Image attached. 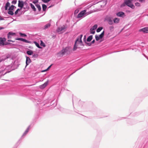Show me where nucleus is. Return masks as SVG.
<instances>
[{"label":"nucleus","mask_w":148,"mask_h":148,"mask_svg":"<svg viewBox=\"0 0 148 148\" xmlns=\"http://www.w3.org/2000/svg\"><path fill=\"white\" fill-rule=\"evenodd\" d=\"M17 1L16 0H13L12 2V3L15 4L16 3Z\"/></svg>","instance_id":"4c0bfd02"},{"label":"nucleus","mask_w":148,"mask_h":148,"mask_svg":"<svg viewBox=\"0 0 148 148\" xmlns=\"http://www.w3.org/2000/svg\"><path fill=\"white\" fill-rule=\"evenodd\" d=\"M10 3L9 2H8L6 4L5 6V10H7L8 9V7L10 6Z\"/></svg>","instance_id":"dca6fc26"},{"label":"nucleus","mask_w":148,"mask_h":148,"mask_svg":"<svg viewBox=\"0 0 148 148\" xmlns=\"http://www.w3.org/2000/svg\"><path fill=\"white\" fill-rule=\"evenodd\" d=\"M9 57L8 56H3L0 57V62L8 59Z\"/></svg>","instance_id":"f8f14e48"},{"label":"nucleus","mask_w":148,"mask_h":148,"mask_svg":"<svg viewBox=\"0 0 148 148\" xmlns=\"http://www.w3.org/2000/svg\"><path fill=\"white\" fill-rule=\"evenodd\" d=\"M34 43L35 44V45L38 48H40V49L42 48V47L40 46L39 44L38 43H37V42H36L35 41H34Z\"/></svg>","instance_id":"412c9836"},{"label":"nucleus","mask_w":148,"mask_h":148,"mask_svg":"<svg viewBox=\"0 0 148 148\" xmlns=\"http://www.w3.org/2000/svg\"><path fill=\"white\" fill-rule=\"evenodd\" d=\"M22 41L25 42L26 43H31V42L30 41L27 40H26L25 39H23H23Z\"/></svg>","instance_id":"a878e982"},{"label":"nucleus","mask_w":148,"mask_h":148,"mask_svg":"<svg viewBox=\"0 0 148 148\" xmlns=\"http://www.w3.org/2000/svg\"><path fill=\"white\" fill-rule=\"evenodd\" d=\"M30 126H29L27 129L23 133V134L21 136V138H23L25 136H26V135L28 133V132L30 129Z\"/></svg>","instance_id":"6e6552de"},{"label":"nucleus","mask_w":148,"mask_h":148,"mask_svg":"<svg viewBox=\"0 0 148 148\" xmlns=\"http://www.w3.org/2000/svg\"><path fill=\"white\" fill-rule=\"evenodd\" d=\"M49 81L45 82L44 84L40 86V88L43 89L47 85Z\"/></svg>","instance_id":"4468645a"},{"label":"nucleus","mask_w":148,"mask_h":148,"mask_svg":"<svg viewBox=\"0 0 148 148\" xmlns=\"http://www.w3.org/2000/svg\"><path fill=\"white\" fill-rule=\"evenodd\" d=\"M114 27L113 26L110 27L109 28L110 30H113Z\"/></svg>","instance_id":"58836bf2"},{"label":"nucleus","mask_w":148,"mask_h":148,"mask_svg":"<svg viewBox=\"0 0 148 148\" xmlns=\"http://www.w3.org/2000/svg\"><path fill=\"white\" fill-rule=\"evenodd\" d=\"M8 39L11 38H12V36L9 34V33L8 34Z\"/></svg>","instance_id":"a19ab883"},{"label":"nucleus","mask_w":148,"mask_h":148,"mask_svg":"<svg viewBox=\"0 0 148 148\" xmlns=\"http://www.w3.org/2000/svg\"><path fill=\"white\" fill-rule=\"evenodd\" d=\"M42 9H43V10L45 11L46 10V9L47 8V6L45 4H42Z\"/></svg>","instance_id":"393cba45"},{"label":"nucleus","mask_w":148,"mask_h":148,"mask_svg":"<svg viewBox=\"0 0 148 148\" xmlns=\"http://www.w3.org/2000/svg\"><path fill=\"white\" fill-rule=\"evenodd\" d=\"M19 34L20 35V36L21 37H26L27 36V35L25 34H23L21 33H19Z\"/></svg>","instance_id":"c756f323"},{"label":"nucleus","mask_w":148,"mask_h":148,"mask_svg":"<svg viewBox=\"0 0 148 148\" xmlns=\"http://www.w3.org/2000/svg\"><path fill=\"white\" fill-rule=\"evenodd\" d=\"M139 31L142 32L144 33H148V27H145L139 30Z\"/></svg>","instance_id":"9b49d317"},{"label":"nucleus","mask_w":148,"mask_h":148,"mask_svg":"<svg viewBox=\"0 0 148 148\" xmlns=\"http://www.w3.org/2000/svg\"><path fill=\"white\" fill-rule=\"evenodd\" d=\"M102 29L103 28L101 27H99L97 30V32H100Z\"/></svg>","instance_id":"cd10ccee"},{"label":"nucleus","mask_w":148,"mask_h":148,"mask_svg":"<svg viewBox=\"0 0 148 148\" xmlns=\"http://www.w3.org/2000/svg\"><path fill=\"white\" fill-rule=\"evenodd\" d=\"M6 40V39L4 38L0 37V46H3L5 44L4 42Z\"/></svg>","instance_id":"423d86ee"},{"label":"nucleus","mask_w":148,"mask_h":148,"mask_svg":"<svg viewBox=\"0 0 148 148\" xmlns=\"http://www.w3.org/2000/svg\"><path fill=\"white\" fill-rule=\"evenodd\" d=\"M47 69H46V70H43L42 72H45V71H47Z\"/></svg>","instance_id":"603ef678"},{"label":"nucleus","mask_w":148,"mask_h":148,"mask_svg":"<svg viewBox=\"0 0 148 148\" xmlns=\"http://www.w3.org/2000/svg\"><path fill=\"white\" fill-rule=\"evenodd\" d=\"M20 10V9H18L15 12V14L16 15L17 14L18 12V11Z\"/></svg>","instance_id":"ea45409f"},{"label":"nucleus","mask_w":148,"mask_h":148,"mask_svg":"<svg viewBox=\"0 0 148 148\" xmlns=\"http://www.w3.org/2000/svg\"><path fill=\"white\" fill-rule=\"evenodd\" d=\"M68 51L67 48H66L64 49H63L62 51L59 53L61 54L62 56L64 55L66 52Z\"/></svg>","instance_id":"9d476101"},{"label":"nucleus","mask_w":148,"mask_h":148,"mask_svg":"<svg viewBox=\"0 0 148 148\" xmlns=\"http://www.w3.org/2000/svg\"><path fill=\"white\" fill-rule=\"evenodd\" d=\"M18 6L21 8V9L24 6V2L23 1L20 0L18 1Z\"/></svg>","instance_id":"1a4fd4ad"},{"label":"nucleus","mask_w":148,"mask_h":148,"mask_svg":"<svg viewBox=\"0 0 148 148\" xmlns=\"http://www.w3.org/2000/svg\"><path fill=\"white\" fill-rule=\"evenodd\" d=\"M3 18L1 16H0V20H3Z\"/></svg>","instance_id":"49530a36"},{"label":"nucleus","mask_w":148,"mask_h":148,"mask_svg":"<svg viewBox=\"0 0 148 148\" xmlns=\"http://www.w3.org/2000/svg\"><path fill=\"white\" fill-rule=\"evenodd\" d=\"M26 67L31 62V60L29 57L27 56H26Z\"/></svg>","instance_id":"0eeeda50"},{"label":"nucleus","mask_w":148,"mask_h":148,"mask_svg":"<svg viewBox=\"0 0 148 148\" xmlns=\"http://www.w3.org/2000/svg\"><path fill=\"white\" fill-rule=\"evenodd\" d=\"M105 20L108 22V23L109 25H112L113 24V21L111 17H107L106 18Z\"/></svg>","instance_id":"20e7f679"},{"label":"nucleus","mask_w":148,"mask_h":148,"mask_svg":"<svg viewBox=\"0 0 148 148\" xmlns=\"http://www.w3.org/2000/svg\"><path fill=\"white\" fill-rule=\"evenodd\" d=\"M51 7V6H49V8H50Z\"/></svg>","instance_id":"6e6d98bb"},{"label":"nucleus","mask_w":148,"mask_h":148,"mask_svg":"<svg viewBox=\"0 0 148 148\" xmlns=\"http://www.w3.org/2000/svg\"><path fill=\"white\" fill-rule=\"evenodd\" d=\"M30 5L31 6V8L34 11H36V9L35 8L34 5L30 3Z\"/></svg>","instance_id":"aec40b11"},{"label":"nucleus","mask_w":148,"mask_h":148,"mask_svg":"<svg viewBox=\"0 0 148 148\" xmlns=\"http://www.w3.org/2000/svg\"><path fill=\"white\" fill-rule=\"evenodd\" d=\"M9 34H10L11 36H13L15 35V33L13 32H10L9 33Z\"/></svg>","instance_id":"f704fd0d"},{"label":"nucleus","mask_w":148,"mask_h":148,"mask_svg":"<svg viewBox=\"0 0 148 148\" xmlns=\"http://www.w3.org/2000/svg\"><path fill=\"white\" fill-rule=\"evenodd\" d=\"M36 7L38 8L39 11H40L41 10V8L40 6L39 5H36Z\"/></svg>","instance_id":"c85d7f7f"},{"label":"nucleus","mask_w":148,"mask_h":148,"mask_svg":"<svg viewBox=\"0 0 148 148\" xmlns=\"http://www.w3.org/2000/svg\"><path fill=\"white\" fill-rule=\"evenodd\" d=\"M135 5L137 7H139L140 6V4L139 2H136L135 4Z\"/></svg>","instance_id":"473e14b6"},{"label":"nucleus","mask_w":148,"mask_h":148,"mask_svg":"<svg viewBox=\"0 0 148 148\" xmlns=\"http://www.w3.org/2000/svg\"><path fill=\"white\" fill-rule=\"evenodd\" d=\"M92 39V36L90 35L88 37L87 39V42H90Z\"/></svg>","instance_id":"f3484780"},{"label":"nucleus","mask_w":148,"mask_h":148,"mask_svg":"<svg viewBox=\"0 0 148 148\" xmlns=\"http://www.w3.org/2000/svg\"><path fill=\"white\" fill-rule=\"evenodd\" d=\"M79 11V10H76L75 11V14H77V13Z\"/></svg>","instance_id":"c03bdc74"},{"label":"nucleus","mask_w":148,"mask_h":148,"mask_svg":"<svg viewBox=\"0 0 148 148\" xmlns=\"http://www.w3.org/2000/svg\"><path fill=\"white\" fill-rule=\"evenodd\" d=\"M40 45L41 46H42L43 47H45V46L44 43H43L42 41H41Z\"/></svg>","instance_id":"72a5a7b5"},{"label":"nucleus","mask_w":148,"mask_h":148,"mask_svg":"<svg viewBox=\"0 0 148 148\" xmlns=\"http://www.w3.org/2000/svg\"><path fill=\"white\" fill-rule=\"evenodd\" d=\"M51 25V24L49 23H48L44 27V29H46L48 28Z\"/></svg>","instance_id":"6ab92c4d"},{"label":"nucleus","mask_w":148,"mask_h":148,"mask_svg":"<svg viewBox=\"0 0 148 148\" xmlns=\"http://www.w3.org/2000/svg\"><path fill=\"white\" fill-rule=\"evenodd\" d=\"M51 0H42V1L45 3H47Z\"/></svg>","instance_id":"e433bc0d"},{"label":"nucleus","mask_w":148,"mask_h":148,"mask_svg":"<svg viewBox=\"0 0 148 148\" xmlns=\"http://www.w3.org/2000/svg\"><path fill=\"white\" fill-rule=\"evenodd\" d=\"M95 42V40H93L91 42L92 44H93Z\"/></svg>","instance_id":"09e8293b"},{"label":"nucleus","mask_w":148,"mask_h":148,"mask_svg":"<svg viewBox=\"0 0 148 148\" xmlns=\"http://www.w3.org/2000/svg\"><path fill=\"white\" fill-rule=\"evenodd\" d=\"M141 3L145 2L146 0H138Z\"/></svg>","instance_id":"79ce46f5"},{"label":"nucleus","mask_w":148,"mask_h":148,"mask_svg":"<svg viewBox=\"0 0 148 148\" xmlns=\"http://www.w3.org/2000/svg\"><path fill=\"white\" fill-rule=\"evenodd\" d=\"M66 28V27L63 25L62 26L58 27L56 31L59 34H61L64 31V30Z\"/></svg>","instance_id":"7ed1b4c3"},{"label":"nucleus","mask_w":148,"mask_h":148,"mask_svg":"<svg viewBox=\"0 0 148 148\" xmlns=\"http://www.w3.org/2000/svg\"><path fill=\"white\" fill-rule=\"evenodd\" d=\"M147 16H148V15H147Z\"/></svg>","instance_id":"4d7b16f0"},{"label":"nucleus","mask_w":148,"mask_h":148,"mask_svg":"<svg viewBox=\"0 0 148 148\" xmlns=\"http://www.w3.org/2000/svg\"><path fill=\"white\" fill-rule=\"evenodd\" d=\"M8 44V43H7V44H5V45H7V44Z\"/></svg>","instance_id":"5fc2aeb1"},{"label":"nucleus","mask_w":148,"mask_h":148,"mask_svg":"<svg viewBox=\"0 0 148 148\" xmlns=\"http://www.w3.org/2000/svg\"><path fill=\"white\" fill-rule=\"evenodd\" d=\"M23 39V38H16L15 40H21L22 41Z\"/></svg>","instance_id":"c9c22d12"},{"label":"nucleus","mask_w":148,"mask_h":148,"mask_svg":"<svg viewBox=\"0 0 148 148\" xmlns=\"http://www.w3.org/2000/svg\"><path fill=\"white\" fill-rule=\"evenodd\" d=\"M104 32L103 31L99 36V38H102L104 36Z\"/></svg>","instance_id":"b1692460"},{"label":"nucleus","mask_w":148,"mask_h":148,"mask_svg":"<svg viewBox=\"0 0 148 148\" xmlns=\"http://www.w3.org/2000/svg\"><path fill=\"white\" fill-rule=\"evenodd\" d=\"M8 42H14V41H13V40H8Z\"/></svg>","instance_id":"a18cd8bd"},{"label":"nucleus","mask_w":148,"mask_h":148,"mask_svg":"<svg viewBox=\"0 0 148 148\" xmlns=\"http://www.w3.org/2000/svg\"><path fill=\"white\" fill-rule=\"evenodd\" d=\"M116 15L117 16L121 17H123L125 16V13L122 12L117 13Z\"/></svg>","instance_id":"ddd939ff"},{"label":"nucleus","mask_w":148,"mask_h":148,"mask_svg":"<svg viewBox=\"0 0 148 148\" xmlns=\"http://www.w3.org/2000/svg\"><path fill=\"white\" fill-rule=\"evenodd\" d=\"M84 40L86 39V36H84Z\"/></svg>","instance_id":"864d4df0"},{"label":"nucleus","mask_w":148,"mask_h":148,"mask_svg":"<svg viewBox=\"0 0 148 148\" xmlns=\"http://www.w3.org/2000/svg\"><path fill=\"white\" fill-rule=\"evenodd\" d=\"M97 25L96 24L95 25L91 28L93 29H97Z\"/></svg>","instance_id":"2f4dec72"},{"label":"nucleus","mask_w":148,"mask_h":148,"mask_svg":"<svg viewBox=\"0 0 148 148\" xmlns=\"http://www.w3.org/2000/svg\"><path fill=\"white\" fill-rule=\"evenodd\" d=\"M8 13L10 15H13L14 14V13L13 12L12 10H9V11L8 12Z\"/></svg>","instance_id":"bb28decb"},{"label":"nucleus","mask_w":148,"mask_h":148,"mask_svg":"<svg viewBox=\"0 0 148 148\" xmlns=\"http://www.w3.org/2000/svg\"><path fill=\"white\" fill-rule=\"evenodd\" d=\"M95 39L97 41H98L99 40L100 38H99V36L97 35H96L95 36Z\"/></svg>","instance_id":"7c9ffc66"},{"label":"nucleus","mask_w":148,"mask_h":148,"mask_svg":"<svg viewBox=\"0 0 148 148\" xmlns=\"http://www.w3.org/2000/svg\"><path fill=\"white\" fill-rule=\"evenodd\" d=\"M120 21V19L119 18H115L113 20V23H118Z\"/></svg>","instance_id":"2eb2a0df"},{"label":"nucleus","mask_w":148,"mask_h":148,"mask_svg":"<svg viewBox=\"0 0 148 148\" xmlns=\"http://www.w3.org/2000/svg\"><path fill=\"white\" fill-rule=\"evenodd\" d=\"M26 53L28 55H31L33 54V52L32 50H29L27 51L26 52Z\"/></svg>","instance_id":"a211bd4d"},{"label":"nucleus","mask_w":148,"mask_h":148,"mask_svg":"<svg viewBox=\"0 0 148 148\" xmlns=\"http://www.w3.org/2000/svg\"><path fill=\"white\" fill-rule=\"evenodd\" d=\"M125 5V2H124L121 5V7H123Z\"/></svg>","instance_id":"37998d69"},{"label":"nucleus","mask_w":148,"mask_h":148,"mask_svg":"<svg viewBox=\"0 0 148 148\" xmlns=\"http://www.w3.org/2000/svg\"><path fill=\"white\" fill-rule=\"evenodd\" d=\"M14 8H16L13 5H12L10 7H9L8 10H14Z\"/></svg>","instance_id":"5701e85b"},{"label":"nucleus","mask_w":148,"mask_h":148,"mask_svg":"<svg viewBox=\"0 0 148 148\" xmlns=\"http://www.w3.org/2000/svg\"><path fill=\"white\" fill-rule=\"evenodd\" d=\"M131 0H124V2L126 5L130 7L132 9H134L135 8V6L132 3Z\"/></svg>","instance_id":"f03ea898"},{"label":"nucleus","mask_w":148,"mask_h":148,"mask_svg":"<svg viewBox=\"0 0 148 148\" xmlns=\"http://www.w3.org/2000/svg\"><path fill=\"white\" fill-rule=\"evenodd\" d=\"M82 36V35H81L75 41L73 49V51L76 50L77 48H79L80 46H83L81 40Z\"/></svg>","instance_id":"f257e3e1"},{"label":"nucleus","mask_w":148,"mask_h":148,"mask_svg":"<svg viewBox=\"0 0 148 148\" xmlns=\"http://www.w3.org/2000/svg\"><path fill=\"white\" fill-rule=\"evenodd\" d=\"M4 29V27H0V30L3 29Z\"/></svg>","instance_id":"3c124183"},{"label":"nucleus","mask_w":148,"mask_h":148,"mask_svg":"<svg viewBox=\"0 0 148 148\" xmlns=\"http://www.w3.org/2000/svg\"><path fill=\"white\" fill-rule=\"evenodd\" d=\"M86 10H84L81 12L78 15L77 17L79 18L82 17L86 14Z\"/></svg>","instance_id":"39448f33"},{"label":"nucleus","mask_w":148,"mask_h":148,"mask_svg":"<svg viewBox=\"0 0 148 148\" xmlns=\"http://www.w3.org/2000/svg\"><path fill=\"white\" fill-rule=\"evenodd\" d=\"M90 32L91 34H94L95 32V30L91 28L90 29Z\"/></svg>","instance_id":"4be33fe9"},{"label":"nucleus","mask_w":148,"mask_h":148,"mask_svg":"<svg viewBox=\"0 0 148 148\" xmlns=\"http://www.w3.org/2000/svg\"><path fill=\"white\" fill-rule=\"evenodd\" d=\"M52 65H50L48 68L47 69L48 70L51 67V66Z\"/></svg>","instance_id":"8fccbe9b"},{"label":"nucleus","mask_w":148,"mask_h":148,"mask_svg":"<svg viewBox=\"0 0 148 148\" xmlns=\"http://www.w3.org/2000/svg\"><path fill=\"white\" fill-rule=\"evenodd\" d=\"M87 44L89 46H90V45H91L92 43H91V42H90V43H87Z\"/></svg>","instance_id":"de8ad7c7"}]
</instances>
